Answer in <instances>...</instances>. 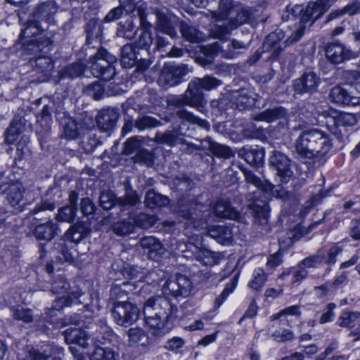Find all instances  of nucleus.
Listing matches in <instances>:
<instances>
[{"label": "nucleus", "instance_id": "f257e3e1", "mask_svg": "<svg viewBox=\"0 0 360 360\" xmlns=\"http://www.w3.org/2000/svg\"><path fill=\"white\" fill-rule=\"evenodd\" d=\"M332 143L326 134L318 129L303 131L295 143L296 153L301 158H321L331 149Z\"/></svg>", "mask_w": 360, "mask_h": 360}, {"label": "nucleus", "instance_id": "f03ea898", "mask_svg": "<svg viewBox=\"0 0 360 360\" xmlns=\"http://www.w3.org/2000/svg\"><path fill=\"white\" fill-rule=\"evenodd\" d=\"M116 58L109 53L104 49H99L97 53L90 57V70L96 77H99L103 81H110L115 75V69L113 63Z\"/></svg>", "mask_w": 360, "mask_h": 360}, {"label": "nucleus", "instance_id": "7ed1b4c3", "mask_svg": "<svg viewBox=\"0 0 360 360\" xmlns=\"http://www.w3.org/2000/svg\"><path fill=\"white\" fill-rule=\"evenodd\" d=\"M62 136L68 140H75L94 129V120L87 116L79 119L65 117L61 122Z\"/></svg>", "mask_w": 360, "mask_h": 360}, {"label": "nucleus", "instance_id": "20e7f679", "mask_svg": "<svg viewBox=\"0 0 360 360\" xmlns=\"http://www.w3.org/2000/svg\"><path fill=\"white\" fill-rule=\"evenodd\" d=\"M139 308L128 302H116L113 304L112 315L115 322L121 326H129L139 318Z\"/></svg>", "mask_w": 360, "mask_h": 360}, {"label": "nucleus", "instance_id": "39448f33", "mask_svg": "<svg viewBox=\"0 0 360 360\" xmlns=\"http://www.w3.org/2000/svg\"><path fill=\"white\" fill-rule=\"evenodd\" d=\"M190 71L187 65L165 64L159 77V82L165 86L177 85L181 82V78Z\"/></svg>", "mask_w": 360, "mask_h": 360}, {"label": "nucleus", "instance_id": "423d86ee", "mask_svg": "<svg viewBox=\"0 0 360 360\" xmlns=\"http://www.w3.org/2000/svg\"><path fill=\"white\" fill-rule=\"evenodd\" d=\"M246 49L247 46L243 41L233 39L226 49H224L221 42H215L209 45L205 48V53L207 56L219 55L223 58L232 59L240 53V50Z\"/></svg>", "mask_w": 360, "mask_h": 360}, {"label": "nucleus", "instance_id": "0eeeda50", "mask_svg": "<svg viewBox=\"0 0 360 360\" xmlns=\"http://www.w3.org/2000/svg\"><path fill=\"white\" fill-rule=\"evenodd\" d=\"M23 53L34 57L48 54L52 49V40L46 35L39 36L38 38L20 40Z\"/></svg>", "mask_w": 360, "mask_h": 360}, {"label": "nucleus", "instance_id": "6e6552de", "mask_svg": "<svg viewBox=\"0 0 360 360\" xmlns=\"http://www.w3.org/2000/svg\"><path fill=\"white\" fill-rule=\"evenodd\" d=\"M271 166L276 170L277 175L280 177L282 184H287L292 177V172L290 169V163L288 158L280 151L275 150L270 156Z\"/></svg>", "mask_w": 360, "mask_h": 360}, {"label": "nucleus", "instance_id": "1a4fd4ad", "mask_svg": "<svg viewBox=\"0 0 360 360\" xmlns=\"http://www.w3.org/2000/svg\"><path fill=\"white\" fill-rule=\"evenodd\" d=\"M326 55L333 64H340L356 56L354 51L339 42L328 44L326 49Z\"/></svg>", "mask_w": 360, "mask_h": 360}, {"label": "nucleus", "instance_id": "9d476101", "mask_svg": "<svg viewBox=\"0 0 360 360\" xmlns=\"http://www.w3.org/2000/svg\"><path fill=\"white\" fill-rule=\"evenodd\" d=\"M202 90L203 89L200 84V78L195 77L189 82L188 88L185 91L186 96L188 101V106L202 111L206 105Z\"/></svg>", "mask_w": 360, "mask_h": 360}, {"label": "nucleus", "instance_id": "9b49d317", "mask_svg": "<svg viewBox=\"0 0 360 360\" xmlns=\"http://www.w3.org/2000/svg\"><path fill=\"white\" fill-rule=\"evenodd\" d=\"M147 308L152 309V315L159 316V317H169L172 307L167 298L157 296L147 300L143 306L144 314H146Z\"/></svg>", "mask_w": 360, "mask_h": 360}, {"label": "nucleus", "instance_id": "f8f14e48", "mask_svg": "<svg viewBox=\"0 0 360 360\" xmlns=\"http://www.w3.org/2000/svg\"><path fill=\"white\" fill-rule=\"evenodd\" d=\"M79 196L76 191H71L69 194V205L58 210L56 219L60 222L72 223L76 217L77 210V200Z\"/></svg>", "mask_w": 360, "mask_h": 360}, {"label": "nucleus", "instance_id": "ddd939ff", "mask_svg": "<svg viewBox=\"0 0 360 360\" xmlns=\"http://www.w3.org/2000/svg\"><path fill=\"white\" fill-rule=\"evenodd\" d=\"M238 156L255 168L262 167L264 165V150L263 148L243 147L238 151Z\"/></svg>", "mask_w": 360, "mask_h": 360}, {"label": "nucleus", "instance_id": "4468645a", "mask_svg": "<svg viewBox=\"0 0 360 360\" xmlns=\"http://www.w3.org/2000/svg\"><path fill=\"white\" fill-rule=\"evenodd\" d=\"M58 6L54 1H46L38 5L33 12V18L48 23L54 22V16L58 13Z\"/></svg>", "mask_w": 360, "mask_h": 360}, {"label": "nucleus", "instance_id": "2eb2a0df", "mask_svg": "<svg viewBox=\"0 0 360 360\" xmlns=\"http://www.w3.org/2000/svg\"><path fill=\"white\" fill-rule=\"evenodd\" d=\"M6 195L7 202L13 207L20 206L24 198L25 189L19 181H14L8 184L1 191Z\"/></svg>", "mask_w": 360, "mask_h": 360}, {"label": "nucleus", "instance_id": "dca6fc26", "mask_svg": "<svg viewBox=\"0 0 360 360\" xmlns=\"http://www.w3.org/2000/svg\"><path fill=\"white\" fill-rule=\"evenodd\" d=\"M82 295V292L78 291H71L70 295H62L61 297L56 299L53 303L52 307L49 309L44 314V319L51 323H54V321L50 319L56 316V312L60 311L63 307L70 304L74 300H77Z\"/></svg>", "mask_w": 360, "mask_h": 360}, {"label": "nucleus", "instance_id": "f3484780", "mask_svg": "<svg viewBox=\"0 0 360 360\" xmlns=\"http://www.w3.org/2000/svg\"><path fill=\"white\" fill-rule=\"evenodd\" d=\"M332 102L345 105H356L360 103V96H355L340 86H334L330 93Z\"/></svg>", "mask_w": 360, "mask_h": 360}, {"label": "nucleus", "instance_id": "a211bd4d", "mask_svg": "<svg viewBox=\"0 0 360 360\" xmlns=\"http://www.w3.org/2000/svg\"><path fill=\"white\" fill-rule=\"evenodd\" d=\"M319 83V77L314 72L304 74L294 82L293 87L296 93L302 94L316 90Z\"/></svg>", "mask_w": 360, "mask_h": 360}, {"label": "nucleus", "instance_id": "6ab92c4d", "mask_svg": "<svg viewBox=\"0 0 360 360\" xmlns=\"http://www.w3.org/2000/svg\"><path fill=\"white\" fill-rule=\"evenodd\" d=\"M70 350L73 354L75 360H83L82 354L77 353L75 347H70ZM118 357V353L111 348L96 347L92 353L90 360H117Z\"/></svg>", "mask_w": 360, "mask_h": 360}, {"label": "nucleus", "instance_id": "aec40b11", "mask_svg": "<svg viewBox=\"0 0 360 360\" xmlns=\"http://www.w3.org/2000/svg\"><path fill=\"white\" fill-rule=\"evenodd\" d=\"M152 309L147 308L146 310L145 322L150 328L154 335H159L168 331L166 328V320L168 317H159L152 315Z\"/></svg>", "mask_w": 360, "mask_h": 360}, {"label": "nucleus", "instance_id": "412c9836", "mask_svg": "<svg viewBox=\"0 0 360 360\" xmlns=\"http://www.w3.org/2000/svg\"><path fill=\"white\" fill-rule=\"evenodd\" d=\"M207 235L222 245H229L233 238L231 229L223 225H213L207 228Z\"/></svg>", "mask_w": 360, "mask_h": 360}, {"label": "nucleus", "instance_id": "4be33fe9", "mask_svg": "<svg viewBox=\"0 0 360 360\" xmlns=\"http://www.w3.org/2000/svg\"><path fill=\"white\" fill-rule=\"evenodd\" d=\"M118 118L117 112L112 108L102 110L96 117L97 124L103 131L112 129Z\"/></svg>", "mask_w": 360, "mask_h": 360}, {"label": "nucleus", "instance_id": "5701e85b", "mask_svg": "<svg viewBox=\"0 0 360 360\" xmlns=\"http://www.w3.org/2000/svg\"><path fill=\"white\" fill-rule=\"evenodd\" d=\"M59 231L57 223L49 221L37 226L34 230V235L38 240H51Z\"/></svg>", "mask_w": 360, "mask_h": 360}, {"label": "nucleus", "instance_id": "b1692460", "mask_svg": "<svg viewBox=\"0 0 360 360\" xmlns=\"http://www.w3.org/2000/svg\"><path fill=\"white\" fill-rule=\"evenodd\" d=\"M89 335L81 328H68L65 331V340L68 344H77L82 347L89 345Z\"/></svg>", "mask_w": 360, "mask_h": 360}, {"label": "nucleus", "instance_id": "393cba45", "mask_svg": "<svg viewBox=\"0 0 360 360\" xmlns=\"http://www.w3.org/2000/svg\"><path fill=\"white\" fill-rule=\"evenodd\" d=\"M240 169L244 175L246 183L253 185L265 193L273 189V184L266 180H262L250 169L243 166L240 167Z\"/></svg>", "mask_w": 360, "mask_h": 360}, {"label": "nucleus", "instance_id": "a878e982", "mask_svg": "<svg viewBox=\"0 0 360 360\" xmlns=\"http://www.w3.org/2000/svg\"><path fill=\"white\" fill-rule=\"evenodd\" d=\"M29 62L35 71L46 75H49L53 69V61L47 54L32 57Z\"/></svg>", "mask_w": 360, "mask_h": 360}, {"label": "nucleus", "instance_id": "bb28decb", "mask_svg": "<svg viewBox=\"0 0 360 360\" xmlns=\"http://www.w3.org/2000/svg\"><path fill=\"white\" fill-rule=\"evenodd\" d=\"M231 101L236 107L244 110L253 104L252 92L247 89H240L231 93Z\"/></svg>", "mask_w": 360, "mask_h": 360}, {"label": "nucleus", "instance_id": "cd10ccee", "mask_svg": "<svg viewBox=\"0 0 360 360\" xmlns=\"http://www.w3.org/2000/svg\"><path fill=\"white\" fill-rule=\"evenodd\" d=\"M214 212L217 217L229 219H236L240 214L229 202L224 200H219L216 202Z\"/></svg>", "mask_w": 360, "mask_h": 360}, {"label": "nucleus", "instance_id": "c85d7f7f", "mask_svg": "<svg viewBox=\"0 0 360 360\" xmlns=\"http://www.w3.org/2000/svg\"><path fill=\"white\" fill-rule=\"evenodd\" d=\"M44 30L39 20L36 18L30 20L26 23L25 27L21 31L19 40L34 39L41 36L40 32Z\"/></svg>", "mask_w": 360, "mask_h": 360}, {"label": "nucleus", "instance_id": "c756f323", "mask_svg": "<svg viewBox=\"0 0 360 360\" xmlns=\"http://www.w3.org/2000/svg\"><path fill=\"white\" fill-rule=\"evenodd\" d=\"M235 29H236V25H234L233 22L229 20L224 25H213L210 28V34L214 39L224 41L231 34V31Z\"/></svg>", "mask_w": 360, "mask_h": 360}, {"label": "nucleus", "instance_id": "7c9ffc66", "mask_svg": "<svg viewBox=\"0 0 360 360\" xmlns=\"http://www.w3.org/2000/svg\"><path fill=\"white\" fill-rule=\"evenodd\" d=\"M180 31L182 37L190 42L199 43L205 39V36L201 32L186 22H181Z\"/></svg>", "mask_w": 360, "mask_h": 360}, {"label": "nucleus", "instance_id": "2f4dec72", "mask_svg": "<svg viewBox=\"0 0 360 360\" xmlns=\"http://www.w3.org/2000/svg\"><path fill=\"white\" fill-rule=\"evenodd\" d=\"M139 244L143 249L148 250V254L150 257H153V254L161 255L163 253V247L161 243L153 236L142 238L139 241Z\"/></svg>", "mask_w": 360, "mask_h": 360}, {"label": "nucleus", "instance_id": "473e14b6", "mask_svg": "<svg viewBox=\"0 0 360 360\" xmlns=\"http://www.w3.org/2000/svg\"><path fill=\"white\" fill-rule=\"evenodd\" d=\"M155 15L157 18V30L169 35L171 37H174L176 35L175 29L167 15L161 11H157Z\"/></svg>", "mask_w": 360, "mask_h": 360}, {"label": "nucleus", "instance_id": "72a5a7b5", "mask_svg": "<svg viewBox=\"0 0 360 360\" xmlns=\"http://www.w3.org/2000/svg\"><path fill=\"white\" fill-rule=\"evenodd\" d=\"M286 115L285 110L283 108L278 107L257 114L255 117L257 121H265L266 122H272L276 120L284 118Z\"/></svg>", "mask_w": 360, "mask_h": 360}, {"label": "nucleus", "instance_id": "f704fd0d", "mask_svg": "<svg viewBox=\"0 0 360 360\" xmlns=\"http://www.w3.org/2000/svg\"><path fill=\"white\" fill-rule=\"evenodd\" d=\"M307 7L308 13H311L313 15V20L310 24L311 25L328 10L329 0H317L315 2L309 3Z\"/></svg>", "mask_w": 360, "mask_h": 360}, {"label": "nucleus", "instance_id": "c9c22d12", "mask_svg": "<svg viewBox=\"0 0 360 360\" xmlns=\"http://www.w3.org/2000/svg\"><path fill=\"white\" fill-rule=\"evenodd\" d=\"M197 260L206 266L217 264L221 258L219 252H213L207 249H200L196 252Z\"/></svg>", "mask_w": 360, "mask_h": 360}, {"label": "nucleus", "instance_id": "e433bc0d", "mask_svg": "<svg viewBox=\"0 0 360 360\" xmlns=\"http://www.w3.org/2000/svg\"><path fill=\"white\" fill-rule=\"evenodd\" d=\"M129 345L131 346H146L148 344L146 333L139 328H132L128 330Z\"/></svg>", "mask_w": 360, "mask_h": 360}, {"label": "nucleus", "instance_id": "4c0bfd02", "mask_svg": "<svg viewBox=\"0 0 360 360\" xmlns=\"http://www.w3.org/2000/svg\"><path fill=\"white\" fill-rule=\"evenodd\" d=\"M137 55L134 46L124 45L121 50V61L124 68H129L136 64Z\"/></svg>", "mask_w": 360, "mask_h": 360}, {"label": "nucleus", "instance_id": "58836bf2", "mask_svg": "<svg viewBox=\"0 0 360 360\" xmlns=\"http://www.w3.org/2000/svg\"><path fill=\"white\" fill-rule=\"evenodd\" d=\"M145 202L148 207L154 208L167 205L169 200L167 197L150 190L146 193Z\"/></svg>", "mask_w": 360, "mask_h": 360}, {"label": "nucleus", "instance_id": "ea45409f", "mask_svg": "<svg viewBox=\"0 0 360 360\" xmlns=\"http://www.w3.org/2000/svg\"><path fill=\"white\" fill-rule=\"evenodd\" d=\"M267 275L268 273H265L262 268L255 269L252 274V279L249 282L248 286L253 290H260L267 281Z\"/></svg>", "mask_w": 360, "mask_h": 360}, {"label": "nucleus", "instance_id": "a19ab883", "mask_svg": "<svg viewBox=\"0 0 360 360\" xmlns=\"http://www.w3.org/2000/svg\"><path fill=\"white\" fill-rule=\"evenodd\" d=\"M70 289V283L63 275H58L52 283L51 290L53 294L71 296Z\"/></svg>", "mask_w": 360, "mask_h": 360}, {"label": "nucleus", "instance_id": "79ce46f5", "mask_svg": "<svg viewBox=\"0 0 360 360\" xmlns=\"http://www.w3.org/2000/svg\"><path fill=\"white\" fill-rule=\"evenodd\" d=\"M176 115L181 120L195 124L205 130H208L210 129V124L206 120L198 118L186 109H181L178 110L176 112Z\"/></svg>", "mask_w": 360, "mask_h": 360}, {"label": "nucleus", "instance_id": "37998d69", "mask_svg": "<svg viewBox=\"0 0 360 360\" xmlns=\"http://www.w3.org/2000/svg\"><path fill=\"white\" fill-rule=\"evenodd\" d=\"M231 8V0H220L219 10L211 12L212 18L217 22L226 20Z\"/></svg>", "mask_w": 360, "mask_h": 360}, {"label": "nucleus", "instance_id": "c03bdc74", "mask_svg": "<svg viewBox=\"0 0 360 360\" xmlns=\"http://www.w3.org/2000/svg\"><path fill=\"white\" fill-rule=\"evenodd\" d=\"M134 224L132 218L129 217L115 223L112 226L113 231L119 236H126L134 231Z\"/></svg>", "mask_w": 360, "mask_h": 360}, {"label": "nucleus", "instance_id": "a18cd8bd", "mask_svg": "<svg viewBox=\"0 0 360 360\" xmlns=\"http://www.w3.org/2000/svg\"><path fill=\"white\" fill-rule=\"evenodd\" d=\"M21 124L17 120H13L5 132V142L13 144L20 134Z\"/></svg>", "mask_w": 360, "mask_h": 360}, {"label": "nucleus", "instance_id": "49530a36", "mask_svg": "<svg viewBox=\"0 0 360 360\" xmlns=\"http://www.w3.org/2000/svg\"><path fill=\"white\" fill-rule=\"evenodd\" d=\"M84 71V68L81 63H73L66 66L60 70V78H75L80 76Z\"/></svg>", "mask_w": 360, "mask_h": 360}, {"label": "nucleus", "instance_id": "de8ad7c7", "mask_svg": "<svg viewBox=\"0 0 360 360\" xmlns=\"http://www.w3.org/2000/svg\"><path fill=\"white\" fill-rule=\"evenodd\" d=\"M156 219H157L155 215H150L145 213H140L132 219L134 226H136L145 229L153 226L155 224Z\"/></svg>", "mask_w": 360, "mask_h": 360}, {"label": "nucleus", "instance_id": "09e8293b", "mask_svg": "<svg viewBox=\"0 0 360 360\" xmlns=\"http://www.w3.org/2000/svg\"><path fill=\"white\" fill-rule=\"evenodd\" d=\"M360 318V312L344 311L338 318V323L342 328H350Z\"/></svg>", "mask_w": 360, "mask_h": 360}, {"label": "nucleus", "instance_id": "8fccbe9b", "mask_svg": "<svg viewBox=\"0 0 360 360\" xmlns=\"http://www.w3.org/2000/svg\"><path fill=\"white\" fill-rule=\"evenodd\" d=\"M134 4L130 1L125 6H120L112 9L105 17L104 21L106 22H110L119 19L124 10L127 13H133Z\"/></svg>", "mask_w": 360, "mask_h": 360}, {"label": "nucleus", "instance_id": "3c124183", "mask_svg": "<svg viewBox=\"0 0 360 360\" xmlns=\"http://www.w3.org/2000/svg\"><path fill=\"white\" fill-rule=\"evenodd\" d=\"M337 127H351L356 124L357 120L354 114L341 112L333 117Z\"/></svg>", "mask_w": 360, "mask_h": 360}, {"label": "nucleus", "instance_id": "603ef678", "mask_svg": "<svg viewBox=\"0 0 360 360\" xmlns=\"http://www.w3.org/2000/svg\"><path fill=\"white\" fill-rule=\"evenodd\" d=\"M209 144L210 151L215 156L226 159L230 158L233 156V153L230 148L213 141H210Z\"/></svg>", "mask_w": 360, "mask_h": 360}, {"label": "nucleus", "instance_id": "864d4df0", "mask_svg": "<svg viewBox=\"0 0 360 360\" xmlns=\"http://www.w3.org/2000/svg\"><path fill=\"white\" fill-rule=\"evenodd\" d=\"M117 199L112 191L104 190L101 191L99 197L100 205L103 209L110 210L115 205H117Z\"/></svg>", "mask_w": 360, "mask_h": 360}, {"label": "nucleus", "instance_id": "5fc2aeb1", "mask_svg": "<svg viewBox=\"0 0 360 360\" xmlns=\"http://www.w3.org/2000/svg\"><path fill=\"white\" fill-rule=\"evenodd\" d=\"M324 259V254L319 252L315 255L304 258L299 263L307 270V269L309 268H316L319 264L323 263Z\"/></svg>", "mask_w": 360, "mask_h": 360}, {"label": "nucleus", "instance_id": "6e6d98bb", "mask_svg": "<svg viewBox=\"0 0 360 360\" xmlns=\"http://www.w3.org/2000/svg\"><path fill=\"white\" fill-rule=\"evenodd\" d=\"M237 279L235 278L231 280L229 283H227L222 292L215 299L214 307L219 309L221 304L226 300L227 297L231 294L236 286Z\"/></svg>", "mask_w": 360, "mask_h": 360}, {"label": "nucleus", "instance_id": "4d7b16f0", "mask_svg": "<svg viewBox=\"0 0 360 360\" xmlns=\"http://www.w3.org/2000/svg\"><path fill=\"white\" fill-rule=\"evenodd\" d=\"M159 124L160 122L158 120L150 116L139 117L134 122V127L140 131L154 128Z\"/></svg>", "mask_w": 360, "mask_h": 360}, {"label": "nucleus", "instance_id": "13d9d810", "mask_svg": "<svg viewBox=\"0 0 360 360\" xmlns=\"http://www.w3.org/2000/svg\"><path fill=\"white\" fill-rule=\"evenodd\" d=\"M162 292L165 296L177 297L180 295L178 276L175 280L167 281L162 287Z\"/></svg>", "mask_w": 360, "mask_h": 360}, {"label": "nucleus", "instance_id": "bf43d9fd", "mask_svg": "<svg viewBox=\"0 0 360 360\" xmlns=\"http://www.w3.org/2000/svg\"><path fill=\"white\" fill-rule=\"evenodd\" d=\"M120 36L131 39L137 32V28L132 20H127L118 30Z\"/></svg>", "mask_w": 360, "mask_h": 360}, {"label": "nucleus", "instance_id": "052dcab7", "mask_svg": "<svg viewBox=\"0 0 360 360\" xmlns=\"http://www.w3.org/2000/svg\"><path fill=\"white\" fill-rule=\"evenodd\" d=\"M271 337L277 342H285L292 340L295 338V335L292 330L280 328L275 330Z\"/></svg>", "mask_w": 360, "mask_h": 360}, {"label": "nucleus", "instance_id": "680f3d73", "mask_svg": "<svg viewBox=\"0 0 360 360\" xmlns=\"http://www.w3.org/2000/svg\"><path fill=\"white\" fill-rule=\"evenodd\" d=\"M146 6L144 4L139 6L138 7L134 6H133V12L136 11L139 18L141 28L143 30V31L150 32V30L152 27V24L146 19Z\"/></svg>", "mask_w": 360, "mask_h": 360}, {"label": "nucleus", "instance_id": "e2e57ef3", "mask_svg": "<svg viewBox=\"0 0 360 360\" xmlns=\"http://www.w3.org/2000/svg\"><path fill=\"white\" fill-rule=\"evenodd\" d=\"M134 162L144 164L150 167L154 163V157L151 152L146 149H141L134 157Z\"/></svg>", "mask_w": 360, "mask_h": 360}, {"label": "nucleus", "instance_id": "0e129e2a", "mask_svg": "<svg viewBox=\"0 0 360 360\" xmlns=\"http://www.w3.org/2000/svg\"><path fill=\"white\" fill-rule=\"evenodd\" d=\"M13 316L25 323H30L33 321L32 311L29 309H24L22 307H18L12 309Z\"/></svg>", "mask_w": 360, "mask_h": 360}, {"label": "nucleus", "instance_id": "69168bd1", "mask_svg": "<svg viewBox=\"0 0 360 360\" xmlns=\"http://www.w3.org/2000/svg\"><path fill=\"white\" fill-rule=\"evenodd\" d=\"M250 206L255 212V215L266 220L269 214V206L264 201H254Z\"/></svg>", "mask_w": 360, "mask_h": 360}, {"label": "nucleus", "instance_id": "338daca9", "mask_svg": "<svg viewBox=\"0 0 360 360\" xmlns=\"http://www.w3.org/2000/svg\"><path fill=\"white\" fill-rule=\"evenodd\" d=\"M180 295L182 297L188 296L193 289V285L190 279L184 275H178Z\"/></svg>", "mask_w": 360, "mask_h": 360}, {"label": "nucleus", "instance_id": "774afa93", "mask_svg": "<svg viewBox=\"0 0 360 360\" xmlns=\"http://www.w3.org/2000/svg\"><path fill=\"white\" fill-rule=\"evenodd\" d=\"M139 202V198L134 191H129L124 197L117 198V202L118 205H136Z\"/></svg>", "mask_w": 360, "mask_h": 360}]
</instances>
